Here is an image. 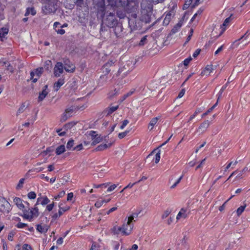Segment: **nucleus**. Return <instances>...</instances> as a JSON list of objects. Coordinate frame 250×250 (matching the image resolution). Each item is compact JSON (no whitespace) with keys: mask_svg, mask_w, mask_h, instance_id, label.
<instances>
[{"mask_svg":"<svg viewBox=\"0 0 250 250\" xmlns=\"http://www.w3.org/2000/svg\"><path fill=\"white\" fill-rule=\"evenodd\" d=\"M64 83V80L63 79L60 78L57 82H55L54 84V90L57 91L59 88L62 86Z\"/></svg>","mask_w":250,"mask_h":250,"instance_id":"obj_25","label":"nucleus"},{"mask_svg":"<svg viewBox=\"0 0 250 250\" xmlns=\"http://www.w3.org/2000/svg\"><path fill=\"white\" fill-rule=\"evenodd\" d=\"M213 69V66L212 65H208L206 66L205 69L201 72V75L202 76L205 75H208Z\"/></svg>","mask_w":250,"mask_h":250,"instance_id":"obj_24","label":"nucleus"},{"mask_svg":"<svg viewBox=\"0 0 250 250\" xmlns=\"http://www.w3.org/2000/svg\"><path fill=\"white\" fill-rule=\"evenodd\" d=\"M203 109L202 108H197L196 111H195L194 113L191 115L189 119V120L188 122H189L191 120H192L193 118H195V117L198 114H199V113L202 112Z\"/></svg>","mask_w":250,"mask_h":250,"instance_id":"obj_41","label":"nucleus"},{"mask_svg":"<svg viewBox=\"0 0 250 250\" xmlns=\"http://www.w3.org/2000/svg\"><path fill=\"white\" fill-rule=\"evenodd\" d=\"M242 175L243 171L235 170L231 174V175L228 178L227 180H229L233 175H236V178H241Z\"/></svg>","mask_w":250,"mask_h":250,"instance_id":"obj_37","label":"nucleus"},{"mask_svg":"<svg viewBox=\"0 0 250 250\" xmlns=\"http://www.w3.org/2000/svg\"><path fill=\"white\" fill-rule=\"evenodd\" d=\"M47 88V85H45L43 86L42 91L39 93V96L38 97V102L42 101L47 95V94H48Z\"/></svg>","mask_w":250,"mask_h":250,"instance_id":"obj_17","label":"nucleus"},{"mask_svg":"<svg viewBox=\"0 0 250 250\" xmlns=\"http://www.w3.org/2000/svg\"><path fill=\"white\" fill-rule=\"evenodd\" d=\"M175 15V11L173 9L169 11L166 15L165 18L170 21L172 18Z\"/></svg>","mask_w":250,"mask_h":250,"instance_id":"obj_42","label":"nucleus"},{"mask_svg":"<svg viewBox=\"0 0 250 250\" xmlns=\"http://www.w3.org/2000/svg\"><path fill=\"white\" fill-rule=\"evenodd\" d=\"M112 144V143H109L108 145L106 144H101L96 148L95 150L97 151L104 150L107 148V147L111 146Z\"/></svg>","mask_w":250,"mask_h":250,"instance_id":"obj_28","label":"nucleus"},{"mask_svg":"<svg viewBox=\"0 0 250 250\" xmlns=\"http://www.w3.org/2000/svg\"><path fill=\"white\" fill-rule=\"evenodd\" d=\"M125 225H122V227L114 226L111 229V232L115 235L119 234L120 232H121L124 235H128L129 232H127L125 231L126 229H125Z\"/></svg>","mask_w":250,"mask_h":250,"instance_id":"obj_12","label":"nucleus"},{"mask_svg":"<svg viewBox=\"0 0 250 250\" xmlns=\"http://www.w3.org/2000/svg\"><path fill=\"white\" fill-rule=\"evenodd\" d=\"M210 125V122L209 121L207 120L204 121L203 123H202L199 126L198 129L201 130L202 132H204L206 130V129L208 128Z\"/></svg>","mask_w":250,"mask_h":250,"instance_id":"obj_27","label":"nucleus"},{"mask_svg":"<svg viewBox=\"0 0 250 250\" xmlns=\"http://www.w3.org/2000/svg\"><path fill=\"white\" fill-rule=\"evenodd\" d=\"M170 212L171 210H169L168 209H167L164 211V213L162 214V218L164 219L167 218L169 215Z\"/></svg>","mask_w":250,"mask_h":250,"instance_id":"obj_57","label":"nucleus"},{"mask_svg":"<svg viewBox=\"0 0 250 250\" xmlns=\"http://www.w3.org/2000/svg\"><path fill=\"white\" fill-rule=\"evenodd\" d=\"M105 24L109 28H113L118 24V21L114 13L110 12L104 21Z\"/></svg>","mask_w":250,"mask_h":250,"instance_id":"obj_5","label":"nucleus"},{"mask_svg":"<svg viewBox=\"0 0 250 250\" xmlns=\"http://www.w3.org/2000/svg\"><path fill=\"white\" fill-rule=\"evenodd\" d=\"M104 200H98L95 203V206L96 207L99 208L102 206V205L104 204Z\"/></svg>","mask_w":250,"mask_h":250,"instance_id":"obj_58","label":"nucleus"},{"mask_svg":"<svg viewBox=\"0 0 250 250\" xmlns=\"http://www.w3.org/2000/svg\"><path fill=\"white\" fill-rule=\"evenodd\" d=\"M27 197L30 199H34L36 197V194L34 191H30L28 193Z\"/></svg>","mask_w":250,"mask_h":250,"instance_id":"obj_52","label":"nucleus"},{"mask_svg":"<svg viewBox=\"0 0 250 250\" xmlns=\"http://www.w3.org/2000/svg\"><path fill=\"white\" fill-rule=\"evenodd\" d=\"M64 70L69 73H73L76 69V67L70 60L67 58L63 59Z\"/></svg>","mask_w":250,"mask_h":250,"instance_id":"obj_9","label":"nucleus"},{"mask_svg":"<svg viewBox=\"0 0 250 250\" xmlns=\"http://www.w3.org/2000/svg\"><path fill=\"white\" fill-rule=\"evenodd\" d=\"M241 40H242L241 42V43H243L242 46H244L248 43L250 41V32H246L241 38L235 41L232 45V48L237 47L239 45V42Z\"/></svg>","mask_w":250,"mask_h":250,"instance_id":"obj_6","label":"nucleus"},{"mask_svg":"<svg viewBox=\"0 0 250 250\" xmlns=\"http://www.w3.org/2000/svg\"><path fill=\"white\" fill-rule=\"evenodd\" d=\"M228 85V84L226 83L225 85H223L221 89H220L218 94V100H219V99L221 97L222 94V93L223 92V91H224V90L226 88L227 86Z\"/></svg>","mask_w":250,"mask_h":250,"instance_id":"obj_55","label":"nucleus"},{"mask_svg":"<svg viewBox=\"0 0 250 250\" xmlns=\"http://www.w3.org/2000/svg\"><path fill=\"white\" fill-rule=\"evenodd\" d=\"M22 250H32L31 247L28 245L25 244L22 246Z\"/></svg>","mask_w":250,"mask_h":250,"instance_id":"obj_62","label":"nucleus"},{"mask_svg":"<svg viewBox=\"0 0 250 250\" xmlns=\"http://www.w3.org/2000/svg\"><path fill=\"white\" fill-rule=\"evenodd\" d=\"M159 119V117H158L153 118L151 119L148 125V128L151 126L150 130H152L153 129L154 126L156 124Z\"/></svg>","mask_w":250,"mask_h":250,"instance_id":"obj_35","label":"nucleus"},{"mask_svg":"<svg viewBox=\"0 0 250 250\" xmlns=\"http://www.w3.org/2000/svg\"><path fill=\"white\" fill-rule=\"evenodd\" d=\"M42 198V199L41 200V204L42 206L46 205L50 202V200L46 196H43Z\"/></svg>","mask_w":250,"mask_h":250,"instance_id":"obj_50","label":"nucleus"},{"mask_svg":"<svg viewBox=\"0 0 250 250\" xmlns=\"http://www.w3.org/2000/svg\"><path fill=\"white\" fill-rule=\"evenodd\" d=\"M192 60V58L190 57L186 59H185L184 61H183V64L185 66H187L189 62H190V61H191Z\"/></svg>","mask_w":250,"mask_h":250,"instance_id":"obj_64","label":"nucleus"},{"mask_svg":"<svg viewBox=\"0 0 250 250\" xmlns=\"http://www.w3.org/2000/svg\"><path fill=\"white\" fill-rule=\"evenodd\" d=\"M52 65V62L50 60H47L45 62L44 67L47 70H49L50 66Z\"/></svg>","mask_w":250,"mask_h":250,"instance_id":"obj_53","label":"nucleus"},{"mask_svg":"<svg viewBox=\"0 0 250 250\" xmlns=\"http://www.w3.org/2000/svg\"><path fill=\"white\" fill-rule=\"evenodd\" d=\"M65 191L62 190L59 192L58 195L55 197V199H57L58 198H62L65 195Z\"/></svg>","mask_w":250,"mask_h":250,"instance_id":"obj_63","label":"nucleus"},{"mask_svg":"<svg viewBox=\"0 0 250 250\" xmlns=\"http://www.w3.org/2000/svg\"><path fill=\"white\" fill-rule=\"evenodd\" d=\"M246 207V205L245 204L244 206H241L239 208H238L236 210L237 214L238 216H240L242 212L245 210V208Z\"/></svg>","mask_w":250,"mask_h":250,"instance_id":"obj_44","label":"nucleus"},{"mask_svg":"<svg viewBox=\"0 0 250 250\" xmlns=\"http://www.w3.org/2000/svg\"><path fill=\"white\" fill-rule=\"evenodd\" d=\"M108 4L112 7H122L125 8V0H107Z\"/></svg>","mask_w":250,"mask_h":250,"instance_id":"obj_13","label":"nucleus"},{"mask_svg":"<svg viewBox=\"0 0 250 250\" xmlns=\"http://www.w3.org/2000/svg\"><path fill=\"white\" fill-rule=\"evenodd\" d=\"M74 145V141L73 140H70L66 144V148L68 150H71L72 148H73V146Z\"/></svg>","mask_w":250,"mask_h":250,"instance_id":"obj_49","label":"nucleus"},{"mask_svg":"<svg viewBox=\"0 0 250 250\" xmlns=\"http://www.w3.org/2000/svg\"><path fill=\"white\" fill-rule=\"evenodd\" d=\"M129 132L128 131H125V132H121V133H119L118 134V137L120 138V139H123L124 138L127 134V133Z\"/></svg>","mask_w":250,"mask_h":250,"instance_id":"obj_61","label":"nucleus"},{"mask_svg":"<svg viewBox=\"0 0 250 250\" xmlns=\"http://www.w3.org/2000/svg\"><path fill=\"white\" fill-rule=\"evenodd\" d=\"M147 36H144L141 40H140L139 45V46H143L145 44H146L147 42Z\"/></svg>","mask_w":250,"mask_h":250,"instance_id":"obj_48","label":"nucleus"},{"mask_svg":"<svg viewBox=\"0 0 250 250\" xmlns=\"http://www.w3.org/2000/svg\"><path fill=\"white\" fill-rule=\"evenodd\" d=\"M54 29L55 31H65L64 30L62 29L61 24L59 22H55L53 24Z\"/></svg>","mask_w":250,"mask_h":250,"instance_id":"obj_36","label":"nucleus"},{"mask_svg":"<svg viewBox=\"0 0 250 250\" xmlns=\"http://www.w3.org/2000/svg\"><path fill=\"white\" fill-rule=\"evenodd\" d=\"M193 0H186L183 5V9L184 10L187 9L190 6L192 5Z\"/></svg>","mask_w":250,"mask_h":250,"instance_id":"obj_43","label":"nucleus"},{"mask_svg":"<svg viewBox=\"0 0 250 250\" xmlns=\"http://www.w3.org/2000/svg\"><path fill=\"white\" fill-rule=\"evenodd\" d=\"M231 16L226 18L222 25H221V31H225L226 29L225 26L230 21Z\"/></svg>","mask_w":250,"mask_h":250,"instance_id":"obj_39","label":"nucleus"},{"mask_svg":"<svg viewBox=\"0 0 250 250\" xmlns=\"http://www.w3.org/2000/svg\"><path fill=\"white\" fill-rule=\"evenodd\" d=\"M136 62V61L134 59H130L126 62L123 68H120L119 69L118 73H121L124 70L125 72H127L133 69L134 68L135 64Z\"/></svg>","mask_w":250,"mask_h":250,"instance_id":"obj_7","label":"nucleus"},{"mask_svg":"<svg viewBox=\"0 0 250 250\" xmlns=\"http://www.w3.org/2000/svg\"><path fill=\"white\" fill-rule=\"evenodd\" d=\"M65 151V146L63 145H62L57 147L56 149V153L57 155H59L63 153Z\"/></svg>","mask_w":250,"mask_h":250,"instance_id":"obj_33","label":"nucleus"},{"mask_svg":"<svg viewBox=\"0 0 250 250\" xmlns=\"http://www.w3.org/2000/svg\"><path fill=\"white\" fill-rule=\"evenodd\" d=\"M29 104L26 103V102L23 103L17 110L16 115L18 116L21 113H23L25 111V110L28 107Z\"/></svg>","mask_w":250,"mask_h":250,"instance_id":"obj_22","label":"nucleus"},{"mask_svg":"<svg viewBox=\"0 0 250 250\" xmlns=\"http://www.w3.org/2000/svg\"><path fill=\"white\" fill-rule=\"evenodd\" d=\"M36 13V10L35 9L34 7H29L26 8L24 16L26 17L29 16L30 14L32 16H35Z\"/></svg>","mask_w":250,"mask_h":250,"instance_id":"obj_26","label":"nucleus"},{"mask_svg":"<svg viewBox=\"0 0 250 250\" xmlns=\"http://www.w3.org/2000/svg\"><path fill=\"white\" fill-rule=\"evenodd\" d=\"M153 0H142L141 3V14L146 22L150 21L153 11Z\"/></svg>","mask_w":250,"mask_h":250,"instance_id":"obj_1","label":"nucleus"},{"mask_svg":"<svg viewBox=\"0 0 250 250\" xmlns=\"http://www.w3.org/2000/svg\"><path fill=\"white\" fill-rule=\"evenodd\" d=\"M187 12H185V14L183 15L179 22L173 26L171 31H177L179 29H180L184 21L185 20H187L188 19V17H187Z\"/></svg>","mask_w":250,"mask_h":250,"instance_id":"obj_16","label":"nucleus"},{"mask_svg":"<svg viewBox=\"0 0 250 250\" xmlns=\"http://www.w3.org/2000/svg\"><path fill=\"white\" fill-rule=\"evenodd\" d=\"M103 140L102 137H101L100 136H97V137H95L93 139V142L92 143V145H95L97 144L100 143L101 141H102Z\"/></svg>","mask_w":250,"mask_h":250,"instance_id":"obj_46","label":"nucleus"},{"mask_svg":"<svg viewBox=\"0 0 250 250\" xmlns=\"http://www.w3.org/2000/svg\"><path fill=\"white\" fill-rule=\"evenodd\" d=\"M59 215L61 216L64 212L70 209V207L69 206H66L64 207H61V205H59Z\"/></svg>","mask_w":250,"mask_h":250,"instance_id":"obj_32","label":"nucleus"},{"mask_svg":"<svg viewBox=\"0 0 250 250\" xmlns=\"http://www.w3.org/2000/svg\"><path fill=\"white\" fill-rule=\"evenodd\" d=\"M136 0H126V1L125 0V7H131L132 10L135 9V6L138 5L136 3Z\"/></svg>","mask_w":250,"mask_h":250,"instance_id":"obj_23","label":"nucleus"},{"mask_svg":"<svg viewBox=\"0 0 250 250\" xmlns=\"http://www.w3.org/2000/svg\"><path fill=\"white\" fill-rule=\"evenodd\" d=\"M136 9L134 10H132L130 9H132L131 7H125V9L126 10V12L127 13L130 14L129 17H128V20L129 21L132 20L133 21H139L138 19H137V13L138 12V5L135 6Z\"/></svg>","mask_w":250,"mask_h":250,"instance_id":"obj_8","label":"nucleus"},{"mask_svg":"<svg viewBox=\"0 0 250 250\" xmlns=\"http://www.w3.org/2000/svg\"><path fill=\"white\" fill-rule=\"evenodd\" d=\"M171 34L170 33L167 37L164 34L161 32H153L152 34V37L155 38L156 43L158 46L161 47L162 46L167 45L168 39L171 36Z\"/></svg>","mask_w":250,"mask_h":250,"instance_id":"obj_2","label":"nucleus"},{"mask_svg":"<svg viewBox=\"0 0 250 250\" xmlns=\"http://www.w3.org/2000/svg\"><path fill=\"white\" fill-rule=\"evenodd\" d=\"M64 67L62 62H57L54 68V75L56 77H59L63 72Z\"/></svg>","mask_w":250,"mask_h":250,"instance_id":"obj_11","label":"nucleus"},{"mask_svg":"<svg viewBox=\"0 0 250 250\" xmlns=\"http://www.w3.org/2000/svg\"><path fill=\"white\" fill-rule=\"evenodd\" d=\"M57 0H48L45 5L42 7V11L45 14L54 13L57 9Z\"/></svg>","mask_w":250,"mask_h":250,"instance_id":"obj_4","label":"nucleus"},{"mask_svg":"<svg viewBox=\"0 0 250 250\" xmlns=\"http://www.w3.org/2000/svg\"><path fill=\"white\" fill-rule=\"evenodd\" d=\"M29 208L28 209H23L22 211L23 213V214L22 215V216L26 219H32V216H31V214H30V212L29 211Z\"/></svg>","mask_w":250,"mask_h":250,"instance_id":"obj_31","label":"nucleus"},{"mask_svg":"<svg viewBox=\"0 0 250 250\" xmlns=\"http://www.w3.org/2000/svg\"><path fill=\"white\" fill-rule=\"evenodd\" d=\"M74 107L73 106L70 107L65 109V112L62 114L61 121L63 122H65L67 119L72 116V113L74 111Z\"/></svg>","mask_w":250,"mask_h":250,"instance_id":"obj_15","label":"nucleus"},{"mask_svg":"<svg viewBox=\"0 0 250 250\" xmlns=\"http://www.w3.org/2000/svg\"><path fill=\"white\" fill-rule=\"evenodd\" d=\"M94 8L98 18L103 19L105 14V0H93Z\"/></svg>","mask_w":250,"mask_h":250,"instance_id":"obj_3","label":"nucleus"},{"mask_svg":"<svg viewBox=\"0 0 250 250\" xmlns=\"http://www.w3.org/2000/svg\"><path fill=\"white\" fill-rule=\"evenodd\" d=\"M118 107L119 105L109 107L108 108H107L104 110L103 113L104 115H106V116H108L115 111L118 108Z\"/></svg>","mask_w":250,"mask_h":250,"instance_id":"obj_20","label":"nucleus"},{"mask_svg":"<svg viewBox=\"0 0 250 250\" xmlns=\"http://www.w3.org/2000/svg\"><path fill=\"white\" fill-rule=\"evenodd\" d=\"M123 225L125 226V228L126 229L125 231L127 232H129V234H130L133 228V225L132 224H128V223H126V224H124Z\"/></svg>","mask_w":250,"mask_h":250,"instance_id":"obj_38","label":"nucleus"},{"mask_svg":"<svg viewBox=\"0 0 250 250\" xmlns=\"http://www.w3.org/2000/svg\"><path fill=\"white\" fill-rule=\"evenodd\" d=\"M188 209L185 208H182L180 211L178 213L176 219L179 220L181 218H186L188 217V213H187Z\"/></svg>","mask_w":250,"mask_h":250,"instance_id":"obj_19","label":"nucleus"},{"mask_svg":"<svg viewBox=\"0 0 250 250\" xmlns=\"http://www.w3.org/2000/svg\"><path fill=\"white\" fill-rule=\"evenodd\" d=\"M30 213L32 218L37 217L39 215V208L37 207H34L31 209Z\"/></svg>","mask_w":250,"mask_h":250,"instance_id":"obj_30","label":"nucleus"},{"mask_svg":"<svg viewBox=\"0 0 250 250\" xmlns=\"http://www.w3.org/2000/svg\"><path fill=\"white\" fill-rule=\"evenodd\" d=\"M10 207L9 203L4 198L0 196V211L2 212H8Z\"/></svg>","mask_w":250,"mask_h":250,"instance_id":"obj_10","label":"nucleus"},{"mask_svg":"<svg viewBox=\"0 0 250 250\" xmlns=\"http://www.w3.org/2000/svg\"><path fill=\"white\" fill-rule=\"evenodd\" d=\"M126 10L122 9V10H117L116 12V15L118 17H119L120 19H124L126 16Z\"/></svg>","mask_w":250,"mask_h":250,"instance_id":"obj_34","label":"nucleus"},{"mask_svg":"<svg viewBox=\"0 0 250 250\" xmlns=\"http://www.w3.org/2000/svg\"><path fill=\"white\" fill-rule=\"evenodd\" d=\"M0 64H1L2 66L5 65L6 67V69L10 71L11 73L14 72V69L12 65L8 62L5 61L4 58L0 60Z\"/></svg>","mask_w":250,"mask_h":250,"instance_id":"obj_18","label":"nucleus"},{"mask_svg":"<svg viewBox=\"0 0 250 250\" xmlns=\"http://www.w3.org/2000/svg\"><path fill=\"white\" fill-rule=\"evenodd\" d=\"M160 150H159L158 152L156 154L155 157V162L157 164L160 161Z\"/></svg>","mask_w":250,"mask_h":250,"instance_id":"obj_59","label":"nucleus"},{"mask_svg":"<svg viewBox=\"0 0 250 250\" xmlns=\"http://www.w3.org/2000/svg\"><path fill=\"white\" fill-rule=\"evenodd\" d=\"M223 32H221L219 35H216L214 34H211L210 35V39L211 40H209V42L212 43L215 40H216L219 37H220Z\"/></svg>","mask_w":250,"mask_h":250,"instance_id":"obj_51","label":"nucleus"},{"mask_svg":"<svg viewBox=\"0 0 250 250\" xmlns=\"http://www.w3.org/2000/svg\"><path fill=\"white\" fill-rule=\"evenodd\" d=\"M129 26L130 28L131 31L133 30H140L142 28L141 22L139 21H129L128 22Z\"/></svg>","mask_w":250,"mask_h":250,"instance_id":"obj_14","label":"nucleus"},{"mask_svg":"<svg viewBox=\"0 0 250 250\" xmlns=\"http://www.w3.org/2000/svg\"><path fill=\"white\" fill-rule=\"evenodd\" d=\"M43 169V168H42V167L32 168L28 171V172L26 173V174L25 175V176L28 177V175H29V173L31 172H39L42 171Z\"/></svg>","mask_w":250,"mask_h":250,"instance_id":"obj_40","label":"nucleus"},{"mask_svg":"<svg viewBox=\"0 0 250 250\" xmlns=\"http://www.w3.org/2000/svg\"><path fill=\"white\" fill-rule=\"evenodd\" d=\"M24 180H25L24 178H21L19 182L16 187V188L17 189H20L23 187V184L24 183Z\"/></svg>","mask_w":250,"mask_h":250,"instance_id":"obj_54","label":"nucleus"},{"mask_svg":"<svg viewBox=\"0 0 250 250\" xmlns=\"http://www.w3.org/2000/svg\"><path fill=\"white\" fill-rule=\"evenodd\" d=\"M218 101L217 102L210 108H209L205 113L202 114V118L205 117L207 116L209 113H210L217 105Z\"/></svg>","mask_w":250,"mask_h":250,"instance_id":"obj_47","label":"nucleus"},{"mask_svg":"<svg viewBox=\"0 0 250 250\" xmlns=\"http://www.w3.org/2000/svg\"><path fill=\"white\" fill-rule=\"evenodd\" d=\"M234 196V195L231 196V197L229 199H228L222 206L219 207V210L220 211H223L224 209V208H225V207L226 204Z\"/></svg>","mask_w":250,"mask_h":250,"instance_id":"obj_56","label":"nucleus"},{"mask_svg":"<svg viewBox=\"0 0 250 250\" xmlns=\"http://www.w3.org/2000/svg\"><path fill=\"white\" fill-rule=\"evenodd\" d=\"M43 71V68L42 67H39L35 69V72L37 77L40 78L42 75Z\"/></svg>","mask_w":250,"mask_h":250,"instance_id":"obj_45","label":"nucleus"},{"mask_svg":"<svg viewBox=\"0 0 250 250\" xmlns=\"http://www.w3.org/2000/svg\"><path fill=\"white\" fill-rule=\"evenodd\" d=\"M27 226V224L23 223H21V222H19L16 225V227L19 229L24 228Z\"/></svg>","mask_w":250,"mask_h":250,"instance_id":"obj_60","label":"nucleus"},{"mask_svg":"<svg viewBox=\"0 0 250 250\" xmlns=\"http://www.w3.org/2000/svg\"><path fill=\"white\" fill-rule=\"evenodd\" d=\"M37 230L41 233H45L48 230V227L46 225L42 226L41 225H37Z\"/></svg>","mask_w":250,"mask_h":250,"instance_id":"obj_29","label":"nucleus"},{"mask_svg":"<svg viewBox=\"0 0 250 250\" xmlns=\"http://www.w3.org/2000/svg\"><path fill=\"white\" fill-rule=\"evenodd\" d=\"M13 202L19 209L23 210L24 208L25 207L22 204V200L20 198L15 197L13 200Z\"/></svg>","mask_w":250,"mask_h":250,"instance_id":"obj_21","label":"nucleus"}]
</instances>
